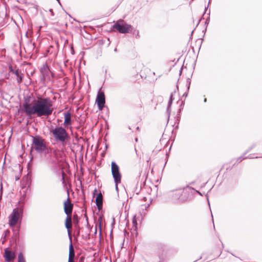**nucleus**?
<instances>
[{"label":"nucleus","instance_id":"obj_1","mask_svg":"<svg viewBox=\"0 0 262 262\" xmlns=\"http://www.w3.org/2000/svg\"><path fill=\"white\" fill-rule=\"evenodd\" d=\"M24 99L23 111L27 116H31L36 115L38 117H48L52 114L53 102L49 98H38L33 104L30 103V96L25 97Z\"/></svg>","mask_w":262,"mask_h":262},{"label":"nucleus","instance_id":"obj_2","mask_svg":"<svg viewBox=\"0 0 262 262\" xmlns=\"http://www.w3.org/2000/svg\"><path fill=\"white\" fill-rule=\"evenodd\" d=\"M51 132L56 141L62 143L64 142L69 138V136L66 130L61 126H56Z\"/></svg>","mask_w":262,"mask_h":262},{"label":"nucleus","instance_id":"obj_3","mask_svg":"<svg viewBox=\"0 0 262 262\" xmlns=\"http://www.w3.org/2000/svg\"><path fill=\"white\" fill-rule=\"evenodd\" d=\"M32 147L37 152L42 153L47 148L45 140L41 136L37 135L32 136Z\"/></svg>","mask_w":262,"mask_h":262},{"label":"nucleus","instance_id":"obj_4","mask_svg":"<svg viewBox=\"0 0 262 262\" xmlns=\"http://www.w3.org/2000/svg\"><path fill=\"white\" fill-rule=\"evenodd\" d=\"M113 28L119 33L125 34L129 32L130 30L132 29V26L124 23L123 20L119 19L113 25Z\"/></svg>","mask_w":262,"mask_h":262},{"label":"nucleus","instance_id":"obj_5","mask_svg":"<svg viewBox=\"0 0 262 262\" xmlns=\"http://www.w3.org/2000/svg\"><path fill=\"white\" fill-rule=\"evenodd\" d=\"M111 171L115 183L121 182V174L119 171V168L115 162L113 161L111 163Z\"/></svg>","mask_w":262,"mask_h":262},{"label":"nucleus","instance_id":"obj_6","mask_svg":"<svg viewBox=\"0 0 262 262\" xmlns=\"http://www.w3.org/2000/svg\"><path fill=\"white\" fill-rule=\"evenodd\" d=\"M19 217L20 213L18 208L14 209L12 213L9 216V224L10 226H14L17 224Z\"/></svg>","mask_w":262,"mask_h":262},{"label":"nucleus","instance_id":"obj_7","mask_svg":"<svg viewBox=\"0 0 262 262\" xmlns=\"http://www.w3.org/2000/svg\"><path fill=\"white\" fill-rule=\"evenodd\" d=\"M96 103L99 110H102L105 103V98L104 92L99 91L96 99Z\"/></svg>","mask_w":262,"mask_h":262},{"label":"nucleus","instance_id":"obj_8","mask_svg":"<svg viewBox=\"0 0 262 262\" xmlns=\"http://www.w3.org/2000/svg\"><path fill=\"white\" fill-rule=\"evenodd\" d=\"M182 193L183 190L180 189L169 192L168 195L173 201H177L179 200Z\"/></svg>","mask_w":262,"mask_h":262},{"label":"nucleus","instance_id":"obj_9","mask_svg":"<svg viewBox=\"0 0 262 262\" xmlns=\"http://www.w3.org/2000/svg\"><path fill=\"white\" fill-rule=\"evenodd\" d=\"M68 196H69V192H68ZM69 197L68 196V199L64 203V211L67 215H71L73 205L71 202H69Z\"/></svg>","mask_w":262,"mask_h":262},{"label":"nucleus","instance_id":"obj_10","mask_svg":"<svg viewBox=\"0 0 262 262\" xmlns=\"http://www.w3.org/2000/svg\"><path fill=\"white\" fill-rule=\"evenodd\" d=\"M4 257L6 261H10L14 259L15 255L9 248H6L5 249Z\"/></svg>","mask_w":262,"mask_h":262},{"label":"nucleus","instance_id":"obj_11","mask_svg":"<svg viewBox=\"0 0 262 262\" xmlns=\"http://www.w3.org/2000/svg\"><path fill=\"white\" fill-rule=\"evenodd\" d=\"M68 234L70 237V244L69 245V258H74L75 257V251L72 243V237L71 231H68Z\"/></svg>","mask_w":262,"mask_h":262},{"label":"nucleus","instance_id":"obj_12","mask_svg":"<svg viewBox=\"0 0 262 262\" xmlns=\"http://www.w3.org/2000/svg\"><path fill=\"white\" fill-rule=\"evenodd\" d=\"M95 203L99 209H100L102 207L103 204V196L101 193H98L97 195Z\"/></svg>","mask_w":262,"mask_h":262},{"label":"nucleus","instance_id":"obj_13","mask_svg":"<svg viewBox=\"0 0 262 262\" xmlns=\"http://www.w3.org/2000/svg\"><path fill=\"white\" fill-rule=\"evenodd\" d=\"M63 114L64 117V124L67 126L71 123V114L69 112H65Z\"/></svg>","mask_w":262,"mask_h":262},{"label":"nucleus","instance_id":"obj_14","mask_svg":"<svg viewBox=\"0 0 262 262\" xmlns=\"http://www.w3.org/2000/svg\"><path fill=\"white\" fill-rule=\"evenodd\" d=\"M40 72L42 76H47L50 73V69L47 64H44L40 69Z\"/></svg>","mask_w":262,"mask_h":262},{"label":"nucleus","instance_id":"obj_15","mask_svg":"<svg viewBox=\"0 0 262 262\" xmlns=\"http://www.w3.org/2000/svg\"><path fill=\"white\" fill-rule=\"evenodd\" d=\"M67 217L65 222V226L66 228L68 229V232L69 230V229L71 228L72 227V217L71 215H67Z\"/></svg>","mask_w":262,"mask_h":262},{"label":"nucleus","instance_id":"obj_16","mask_svg":"<svg viewBox=\"0 0 262 262\" xmlns=\"http://www.w3.org/2000/svg\"><path fill=\"white\" fill-rule=\"evenodd\" d=\"M16 76V80L18 83H20L23 81V76L21 71L17 69L15 71V73L13 74Z\"/></svg>","mask_w":262,"mask_h":262},{"label":"nucleus","instance_id":"obj_17","mask_svg":"<svg viewBox=\"0 0 262 262\" xmlns=\"http://www.w3.org/2000/svg\"><path fill=\"white\" fill-rule=\"evenodd\" d=\"M46 162L51 167H53L56 164L55 160L50 155L47 156Z\"/></svg>","mask_w":262,"mask_h":262},{"label":"nucleus","instance_id":"obj_18","mask_svg":"<svg viewBox=\"0 0 262 262\" xmlns=\"http://www.w3.org/2000/svg\"><path fill=\"white\" fill-rule=\"evenodd\" d=\"M254 146H255V145H253L252 146H251V147H250V148L247 150V151L246 153H245V154H244V155H243V156H241V157H238V158L237 159L236 161H237V162L239 163V162H242L244 159H246V158H250V159H251V158H252L251 157H245V155H246V154H247V152H249L250 150H251V149H252V148H253V147H254Z\"/></svg>","mask_w":262,"mask_h":262},{"label":"nucleus","instance_id":"obj_19","mask_svg":"<svg viewBox=\"0 0 262 262\" xmlns=\"http://www.w3.org/2000/svg\"><path fill=\"white\" fill-rule=\"evenodd\" d=\"M172 103V101H171V100H169V101L168 102L167 110H166V113H167V115L168 116V118H169L170 114V112H171V108H171V106Z\"/></svg>","mask_w":262,"mask_h":262},{"label":"nucleus","instance_id":"obj_20","mask_svg":"<svg viewBox=\"0 0 262 262\" xmlns=\"http://www.w3.org/2000/svg\"><path fill=\"white\" fill-rule=\"evenodd\" d=\"M18 262H26L24 255L21 252L18 255Z\"/></svg>","mask_w":262,"mask_h":262},{"label":"nucleus","instance_id":"obj_21","mask_svg":"<svg viewBox=\"0 0 262 262\" xmlns=\"http://www.w3.org/2000/svg\"><path fill=\"white\" fill-rule=\"evenodd\" d=\"M132 222H133V226L135 227V228H137L138 224H137V220H136V215H135L134 216V217L133 219Z\"/></svg>","mask_w":262,"mask_h":262},{"label":"nucleus","instance_id":"obj_22","mask_svg":"<svg viewBox=\"0 0 262 262\" xmlns=\"http://www.w3.org/2000/svg\"><path fill=\"white\" fill-rule=\"evenodd\" d=\"M9 70L10 72L12 73V74H14L15 73V70H14L13 68V67L12 66H9Z\"/></svg>","mask_w":262,"mask_h":262},{"label":"nucleus","instance_id":"obj_23","mask_svg":"<svg viewBox=\"0 0 262 262\" xmlns=\"http://www.w3.org/2000/svg\"><path fill=\"white\" fill-rule=\"evenodd\" d=\"M173 94H172V93H171L170 95L169 100L173 101Z\"/></svg>","mask_w":262,"mask_h":262},{"label":"nucleus","instance_id":"obj_24","mask_svg":"<svg viewBox=\"0 0 262 262\" xmlns=\"http://www.w3.org/2000/svg\"><path fill=\"white\" fill-rule=\"evenodd\" d=\"M68 262H74V258H69Z\"/></svg>","mask_w":262,"mask_h":262},{"label":"nucleus","instance_id":"obj_25","mask_svg":"<svg viewBox=\"0 0 262 262\" xmlns=\"http://www.w3.org/2000/svg\"><path fill=\"white\" fill-rule=\"evenodd\" d=\"M119 183H115V189L118 191V185Z\"/></svg>","mask_w":262,"mask_h":262},{"label":"nucleus","instance_id":"obj_26","mask_svg":"<svg viewBox=\"0 0 262 262\" xmlns=\"http://www.w3.org/2000/svg\"><path fill=\"white\" fill-rule=\"evenodd\" d=\"M50 12H51V13L52 14V15H54V12H53V11L52 9H50Z\"/></svg>","mask_w":262,"mask_h":262},{"label":"nucleus","instance_id":"obj_27","mask_svg":"<svg viewBox=\"0 0 262 262\" xmlns=\"http://www.w3.org/2000/svg\"><path fill=\"white\" fill-rule=\"evenodd\" d=\"M139 31H137V34L136 35V37H139Z\"/></svg>","mask_w":262,"mask_h":262},{"label":"nucleus","instance_id":"obj_28","mask_svg":"<svg viewBox=\"0 0 262 262\" xmlns=\"http://www.w3.org/2000/svg\"><path fill=\"white\" fill-rule=\"evenodd\" d=\"M197 193H198L200 195H202V194L200 192H199V191H196Z\"/></svg>","mask_w":262,"mask_h":262},{"label":"nucleus","instance_id":"obj_29","mask_svg":"<svg viewBox=\"0 0 262 262\" xmlns=\"http://www.w3.org/2000/svg\"><path fill=\"white\" fill-rule=\"evenodd\" d=\"M206 196H207V199L208 202H209V199H208V196L207 194H206Z\"/></svg>","mask_w":262,"mask_h":262},{"label":"nucleus","instance_id":"obj_30","mask_svg":"<svg viewBox=\"0 0 262 262\" xmlns=\"http://www.w3.org/2000/svg\"><path fill=\"white\" fill-rule=\"evenodd\" d=\"M206 101H207V99H206V98H205V99H204V101L205 102H206Z\"/></svg>","mask_w":262,"mask_h":262},{"label":"nucleus","instance_id":"obj_31","mask_svg":"<svg viewBox=\"0 0 262 262\" xmlns=\"http://www.w3.org/2000/svg\"><path fill=\"white\" fill-rule=\"evenodd\" d=\"M149 204H148V205H147V206H145V208H146L147 207H149Z\"/></svg>","mask_w":262,"mask_h":262},{"label":"nucleus","instance_id":"obj_32","mask_svg":"<svg viewBox=\"0 0 262 262\" xmlns=\"http://www.w3.org/2000/svg\"><path fill=\"white\" fill-rule=\"evenodd\" d=\"M182 69H181L180 73L182 72Z\"/></svg>","mask_w":262,"mask_h":262},{"label":"nucleus","instance_id":"obj_33","mask_svg":"<svg viewBox=\"0 0 262 262\" xmlns=\"http://www.w3.org/2000/svg\"><path fill=\"white\" fill-rule=\"evenodd\" d=\"M138 141V139L136 138V141L137 142Z\"/></svg>","mask_w":262,"mask_h":262},{"label":"nucleus","instance_id":"obj_34","mask_svg":"<svg viewBox=\"0 0 262 262\" xmlns=\"http://www.w3.org/2000/svg\"><path fill=\"white\" fill-rule=\"evenodd\" d=\"M57 1L59 3V1H60V0H57Z\"/></svg>","mask_w":262,"mask_h":262},{"label":"nucleus","instance_id":"obj_35","mask_svg":"<svg viewBox=\"0 0 262 262\" xmlns=\"http://www.w3.org/2000/svg\"><path fill=\"white\" fill-rule=\"evenodd\" d=\"M210 3V1H209V3Z\"/></svg>","mask_w":262,"mask_h":262}]
</instances>
